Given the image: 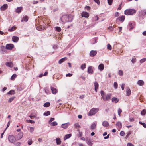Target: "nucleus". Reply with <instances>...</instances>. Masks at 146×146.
Listing matches in <instances>:
<instances>
[{"label": "nucleus", "instance_id": "nucleus-45", "mask_svg": "<svg viewBox=\"0 0 146 146\" xmlns=\"http://www.w3.org/2000/svg\"><path fill=\"white\" fill-rule=\"evenodd\" d=\"M74 126L76 128H79L80 127V126L78 123H76L75 124Z\"/></svg>", "mask_w": 146, "mask_h": 146}, {"label": "nucleus", "instance_id": "nucleus-29", "mask_svg": "<svg viewBox=\"0 0 146 146\" xmlns=\"http://www.w3.org/2000/svg\"><path fill=\"white\" fill-rule=\"evenodd\" d=\"M87 144L89 146H91L92 145V143L91 142L90 139L87 140L86 141Z\"/></svg>", "mask_w": 146, "mask_h": 146}, {"label": "nucleus", "instance_id": "nucleus-2", "mask_svg": "<svg viewBox=\"0 0 146 146\" xmlns=\"http://www.w3.org/2000/svg\"><path fill=\"white\" fill-rule=\"evenodd\" d=\"M98 108H93L88 113V115L89 116H92L95 115L99 111Z\"/></svg>", "mask_w": 146, "mask_h": 146}, {"label": "nucleus", "instance_id": "nucleus-44", "mask_svg": "<svg viewBox=\"0 0 146 146\" xmlns=\"http://www.w3.org/2000/svg\"><path fill=\"white\" fill-rule=\"evenodd\" d=\"M122 112V110L120 109L119 108L118 110V113L119 115L120 116V114L121 113V112Z\"/></svg>", "mask_w": 146, "mask_h": 146}, {"label": "nucleus", "instance_id": "nucleus-19", "mask_svg": "<svg viewBox=\"0 0 146 146\" xmlns=\"http://www.w3.org/2000/svg\"><path fill=\"white\" fill-rule=\"evenodd\" d=\"M94 86L95 87V90L96 91L99 86L98 84L96 82H95L94 83Z\"/></svg>", "mask_w": 146, "mask_h": 146}, {"label": "nucleus", "instance_id": "nucleus-61", "mask_svg": "<svg viewBox=\"0 0 146 146\" xmlns=\"http://www.w3.org/2000/svg\"><path fill=\"white\" fill-rule=\"evenodd\" d=\"M54 118H50V120L49 121V123H50L52 122V121H54Z\"/></svg>", "mask_w": 146, "mask_h": 146}, {"label": "nucleus", "instance_id": "nucleus-28", "mask_svg": "<svg viewBox=\"0 0 146 146\" xmlns=\"http://www.w3.org/2000/svg\"><path fill=\"white\" fill-rule=\"evenodd\" d=\"M116 125L117 126L119 129H121L122 127V124L121 122H117L116 124Z\"/></svg>", "mask_w": 146, "mask_h": 146}, {"label": "nucleus", "instance_id": "nucleus-27", "mask_svg": "<svg viewBox=\"0 0 146 146\" xmlns=\"http://www.w3.org/2000/svg\"><path fill=\"white\" fill-rule=\"evenodd\" d=\"M68 22H71L72 21L73 17V16L71 15H68Z\"/></svg>", "mask_w": 146, "mask_h": 146}, {"label": "nucleus", "instance_id": "nucleus-38", "mask_svg": "<svg viewBox=\"0 0 146 146\" xmlns=\"http://www.w3.org/2000/svg\"><path fill=\"white\" fill-rule=\"evenodd\" d=\"M119 74L121 76H122L123 75V72L122 70H120L118 71Z\"/></svg>", "mask_w": 146, "mask_h": 146}, {"label": "nucleus", "instance_id": "nucleus-39", "mask_svg": "<svg viewBox=\"0 0 146 146\" xmlns=\"http://www.w3.org/2000/svg\"><path fill=\"white\" fill-rule=\"evenodd\" d=\"M50 123L51 125H52L53 126L57 125H58V123L56 121H54L53 122L51 123Z\"/></svg>", "mask_w": 146, "mask_h": 146}, {"label": "nucleus", "instance_id": "nucleus-13", "mask_svg": "<svg viewBox=\"0 0 146 146\" xmlns=\"http://www.w3.org/2000/svg\"><path fill=\"white\" fill-rule=\"evenodd\" d=\"M137 84L140 86H142L144 84V82L142 80H139L138 81Z\"/></svg>", "mask_w": 146, "mask_h": 146}, {"label": "nucleus", "instance_id": "nucleus-22", "mask_svg": "<svg viewBox=\"0 0 146 146\" xmlns=\"http://www.w3.org/2000/svg\"><path fill=\"white\" fill-rule=\"evenodd\" d=\"M5 64L7 66L10 67H12L13 66V64L11 62H6Z\"/></svg>", "mask_w": 146, "mask_h": 146}, {"label": "nucleus", "instance_id": "nucleus-20", "mask_svg": "<svg viewBox=\"0 0 146 146\" xmlns=\"http://www.w3.org/2000/svg\"><path fill=\"white\" fill-rule=\"evenodd\" d=\"M22 7H18L15 10V11L18 13H19L21 12L22 10Z\"/></svg>", "mask_w": 146, "mask_h": 146}, {"label": "nucleus", "instance_id": "nucleus-41", "mask_svg": "<svg viewBox=\"0 0 146 146\" xmlns=\"http://www.w3.org/2000/svg\"><path fill=\"white\" fill-rule=\"evenodd\" d=\"M56 30L58 32H60L61 31V29L60 27H55Z\"/></svg>", "mask_w": 146, "mask_h": 146}, {"label": "nucleus", "instance_id": "nucleus-52", "mask_svg": "<svg viewBox=\"0 0 146 146\" xmlns=\"http://www.w3.org/2000/svg\"><path fill=\"white\" fill-rule=\"evenodd\" d=\"M27 122H29L31 123H35L34 121L33 120H27Z\"/></svg>", "mask_w": 146, "mask_h": 146}, {"label": "nucleus", "instance_id": "nucleus-48", "mask_svg": "<svg viewBox=\"0 0 146 146\" xmlns=\"http://www.w3.org/2000/svg\"><path fill=\"white\" fill-rule=\"evenodd\" d=\"M29 128L30 131L31 133H32L34 131V128L33 127H29Z\"/></svg>", "mask_w": 146, "mask_h": 146}, {"label": "nucleus", "instance_id": "nucleus-4", "mask_svg": "<svg viewBox=\"0 0 146 146\" xmlns=\"http://www.w3.org/2000/svg\"><path fill=\"white\" fill-rule=\"evenodd\" d=\"M8 139L9 142L14 143L16 140L15 137L13 135H9L8 137Z\"/></svg>", "mask_w": 146, "mask_h": 146}, {"label": "nucleus", "instance_id": "nucleus-11", "mask_svg": "<svg viewBox=\"0 0 146 146\" xmlns=\"http://www.w3.org/2000/svg\"><path fill=\"white\" fill-rule=\"evenodd\" d=\"M89 16V13L86 12H83V17H84L86 18H88Z\"/></svg>", "mask_w": 146, "mask_h": 146}, {"label": "nucleus", "instance_id": "nucleus-57", "mask_svg": "<svg viewBox=\"0 0 146 146\" xmlns=\"http://www.w3.org/2000/svg\"><path fill=\"white\" fill-rule=\"evenodd\" d=\"M136 59L135 58H133L131 60V62L133 64L135 63L136 62Z\"/></svg>", "mask_w": 146, "mask_h": 146}, {"label": "nucleus", "instance_id": "nucleus-33", "mask_svg": "<svg viewBox=\"0 0 146 146\" xmlns=\"http://www.w3.org/2000/svg\"><path fill=\"white\" fill-rule=\"evenodd\" d=\"M15 97H12L10 98H9L8 100V102L9 103H11V102L15 99Z\"/></svg>", "mask_w": 146, "mask_h": 146}, {"label": "nucleus", "instance_id": "nucleus-62", "mask_svg": "<svg viewBox=\"0 0 146 146\" xmlns=\"http://www.w3.org/2000/svg\"><path fill=\"white\" fill-rule=\"evenodd\" d=\"M131 134V133L129 131V132H128L127 135L126 136V138H127Z\"/></svg>", "mask_w": 146, "mask_h": 146}, {"label": "nucleus", "instance_id": "nucleus-40", "mask_svg": "<svg viewBox=\"0 0 146 146\" xmlns=\"http://www.w3.org/2000/svg\"><path fill=\"white\" fill-rule=\"evenodd\" d=\"M139 123L140 124L142 125H143V126L145 128H146V124L145 123H142L141 121H139Z\"/></svg>", "mask_w": 146, "mask_h": 146}, {"label": "nucleus", "instance_id": "nucleus-1", "mask_svg": "<svg viewBox=\"0 0 146 146\" xmlns=\"http://www.w3.org/2000/svg\"><path fill=\"white\" fill-rule=\"evenodd\" d=\"M102 98L104 101H109L111 97V94H106L104 92H101Z\"/></svg>", "mask_w": 146, "mask_h": 146}, {"label": "nucleus", "instance_id": "nucleus-49", "mask_svg": "<svg viewBox=\"0 0 146 146\" xmlns=\"http://www.w3.org/2000/svg\"><path fill=\"white\" fill-rule=\"evenodd\" d=\"M16 27L14 26L9 29V30L10 31H14Z\"/></svg>", "mask_w": 146, "mask_h": 146}, {"label": "nucleus", "instance_id": "nucleus-8", "mask_svg": "<svg viewBox=\"0 0 146 146\" xmlns=\"http://www.w3.org/2000/svg\"><path fill=\"white\" fill-rule=\"evenodd\" d=\"M14 45L11 44H7L6 46V48L9 50L12 49L14 47Z\"/></svg>", "mask_w": 146, "mask_h": 146}, {"label": "nucleus", "instance_id": "nucleus-15", "mask_svg": "<svg viewBox=\"0 0 146 146\" xmlns=\"http://www.w3.org/2000/svg\"><path fill=\"white\" fill-rule=\"evenodd\" d=\"M125 19V16H122L121 17H118L117 19L119 20L120 21H121L122 22H123L124 21Z\"/></svg>", "mask_w": 146, "mask_h": 146}, {"label": "nucleus", "instance_id": "nucleus-3", "mask_svg": "<svg viewBox=\"0 0 146 146\" xmlns=\"http://www.w3.org/2000/svg\"><path fill=\"white\" fill-rule=\"evenodd\" d=\"M136 11L133 9H127L125 11V14L126 15H132L136 13Z\"/></svg>", "mask_w": 146, "mask_h": 146}, {"label": "nucleus", "instance_id": "nucleus-55", "mask_svg": "<svg viewBox=\"0 0 146 146\" xmlns=\"http://www.w3.org/2000/svg\"><path fill=\"white\" fill-rule=\"evenodd\" d=\"M124 86H125L124 83H122V84L121 85V87L122 88V90H124Z\"/></svg>", "mask_w": 146, "mask_h": 146}, {"label": "nucleus", "instance_id": "nucleus-58", "mask_svg": "<svg viewBox=\"0 0 146 146\" xmlns=\"http://www.w3.org/2000/svg\"><path fill=\"white\" fill-rule=\"evenodd\" d=\"M125 134V133L124 131H121L120 133V135L121 136H123Z\"/></svg>", "mask_w": 146, "mask_h": 146}, {"label": "nucleus", "instance_id": "nucleus-37", "mask_svg": "<svg viewBox=\"0 0 146 146\" xmlns=\"http://www.w3.org/2000/svg\"><path fill=\"white\" fill-rule=\"evenodd\" d=\"M32 141L31 139H29L28 141V144L29 145H31L32 143Z\"/></svg>", "mask_w": 146, "mask_h": 146}, {"label": "nucleus", "instance_id": "nucleus-42", "mask_svg": "<svg viewBox=\"0 0 146 146\" xmlns=\"http://www.w3.org/2000/svg\"><path fill=\"white\" fill-rule=\"evenodd\" d=\"M114 27H114V26H110L109 27L108 29L110 31H112L113 30Z\"/></svg>", "mask_w": 146, "mask_h": 146}, {"label": "nucleus", "instance_id": "nucleus-53", "mask_svg": "<svg viewBox=\"0 0 146 146\" xmlns=\"http://www.w3.org/2000/svg\"><path fill=\"white\" fill-rule=\"evenodd\" d=\"M113 0H108V4L110 5H111L112 3Z\"/></svg>", "mask_w": 146, "mask_h": 146}, {"label": "nucleus", "instance_id": "nucleus-25", "mask_svg": "<svg viewBox=\"0 0 146 146\" xmlns=\"http://www.w3.org/2000/svg\"><path fill=\"white\" fill-rule=\"evenodd\" d=\"M71 136V134H69L66 135L64 137V140H66V139L70 138Z\"/></svg>", "mask_w": 146, "mask_h": 146}, {"label": "nucleus", "instance_id": "nucleus-12", "mask_svg": "<svg viewBox=\"0 0 146 146\" xmlns=\"http://www.w3.org/2000/svg\"><path fill=\"white\" fill-rule=\"evenodd\" d=\"M69 124L70 123L68 122L66 123L63 124L61 125V127L64 129H66L67 128Z\"/></svg>", "mask_w": 146, "mask_h": 146}, {"label": "nucleus", "instance_id": "nucleus-46", "mask_svg": "<svg viewBox=\"0 0 146 146\" xmlns=\"http://www.w3.org/2000/svg\"><path fill=\"white\" fill-rule=\"evenodd\" d=\"M107 48L108 49L111 50V46L109 44H108L107 46Z\"/></svg>", "mask_w": 146, "mask_h": 146}, {"label": "nucleus", "instance_id": "nucleus-5", "mask_svg": "<svg viewBox=\"0 0 146 146\" xmlns=\"http://www.w3.org/2000/svg\"><path fill=\"white\" fill-rule=\"evenodd\" d=\"M61 21L64 23L68 22V16L67 15H65L62 16L60 18Z\"/></svg>", "mask_w": 146, "mask_h": 146}, {"label": "nucleus", "instance_id": "nucleus-54", "mask_svg": "<svg viewBox=\"0 0 146 146\" xmlns=\"http://www.w3.org/2000/svg\"><path fill=\"white\" fill-rule=\"evenodd\" d=\"M118 86L117 83L116 82H114V87L115 89L117 88Z\"/></svg>", "mask_w": 146, "mask_h": 146}, {"label": "nucleus", "instance_id": "nucleus-60", "mask_svg": "<svg viewBox=\"0 0 146 146\" xmlns=\"http://www.w3.org/2000/svg\"><path fill=\"white\" fill-rule=\"evenodd\" d=\"M85 9L86 10H90V7L89 6H86L85 7Z\"/></svg>", "mask_w": 146, "mask_h": 146}, {"label": "nucleus", "instance_id": "nucleus-24", "mask_svg": "<svg viewBox=\"0 0 146 146\" xmlns=\"http://www.w3.org/2000/svg\"><path fill=\"white\" fill-rule=\"evenodd\" d=\"M102 125L106 127L108 126L109 123L106 121H104L102 123Z\"/></svg>", "mask_w": 146, "mask_h": 146}, {"label": "nucleus", "instance_id": "nucleus-56", "mask_svg": "<svg viewBox=\"0 0 146 146\" xmlns=\"http://www.w3.org/2000/svg\"><path fill=\"white\" fill-rule=\"evenodd\" d=\"M51 89L52 91H57V90L56 88H55L53 87H51Z\"/></svg>", "mask_w": 146, "mask_h": 146}, {"label": "nucleus", "instance_id": "nucleus-16", "mask_svg": "<svg viewBox=\"0 0 146 146\" xmlns=\"http://www.w3.org/2000/svg\"><path fill=\"white\" fill-rule=\"evenodd\" d=\"M23 134L22 132H20L18 134V135L17 136V138L18 139H21L23 137Z\"/></svg>", "mask_w": 146, "mask_h": 146}, {"label": "nucleus", "instance_id": "nucleus-6", "mask_svg": "<svg viewBox=\"0 0 146 146\" xmlns=\"http://www.w3.org/2000/svg\"><path fill=\"white\" fill-rule=\"evenodd\" d=\"M87 72L88 74H92L93 73V71L92 66H90L88 67Z\"/></svg>", "mask_w": 146, "mask_h": 146}, {"label": "nucleus", "instance_id": "nucleus-36", "mask_svg": "<svg viewBox=\"0 0 146 146\" xmlns=\"http://www.w3.org/2000/svg\"><path fill=\"white\" fill-rule=\"evenodd\" d=\"M17 75L15 74H14L11 77V79L12 80H13L16 77Z\"/></svg>", "mask_w": 146, "mask_h": 146}, {"label": "nucleus", "instance_id": "nucleus-9", "mask_svg": "<svg viewBox=\"0 0 146 146\" xmlns=\"http://www.w3.org/2000/svg\"><path fill=\"white\" fill-rule=\"evenodd\" d=\"M7 4H5L1 6L0 8V9L1 10L4 11L7 9Z\"/></svg>", "mask_w": 146, "mask_h": 146}, {"label": "nucleus", "instance_id": "nucleus-30", "mask_svg": "<svg viewBox=\"0 0 146 146\" xmlns=\"http://www.w3.org/2000/svg\"><path fill=\"white\" fill-rule=\"evenodd\" d=\"M56 143L57 145H59L61 143V141L60 139L59 138H57L56 139Z\"/></svg>", "mask_w": 146, "mask_h": 146}, {"label": "nucleus", "instance_id": "nucleus-21", "mask_svg": "<svg viewBox=\"0 0 146 146\" xmlns=\"http://www.w3.org/2000/svg\"><path fill=\"white\" fill-rule=\"evenodd\" d=\"M36 115L37 114L36 112L35 111L34 114L33 115V113H32L30 115L29 117L31 118L32 119L33 117H35Z\"/></svg>", "mask_w": 146, "mask_h": 146}, {"label": "nucleus", "instance_id": "nucleus-10", "mask_svg": "<svg viewBox=\"0 0 146 146\" xmlns=\"http://www.w3.org/2000/svg\"><path fill=\"white\" fill-rule=\"evenodd\" d=\"M104 66L103 64H101L98 66V69L100 71H102L104 68Z\"/></svg>", "mask_w": 146, "mask_h": 146}, {"label": "nucleus", "instance_id": "nucleus-26", "mask_svg": "<svg viewBox=\"0 0 146 146\" xmlns=\"http://www.w3.org/2000/svg\"><path fill=\"white\" fill-rule=\"evenodd\" d=\"M28 19V17L27 16H25L22 19V20H21V22H23L24 21H25V22H27V21Z\"/></svg>", "mask_w": 146, "mask_h": 146}, {"label": "nucleus", "instance_id": "nucleus-64", "mask_svg": "<svg viewBox=\"0 0 146 146\" xmlns=\"http://www.w3.org/2000/svg\"><path fill=\"white\" fill-rule=\"evenodd\" d=\"M127 146H134L131 143H128L127 144Z\"/></svg>", "mask_w": 146, "mask_h": 146}, {"label": "nucleus", "instance_id": "nucleus-63", "mask_svg": "<svg viewBox=\"0 0 146 146\" xmlns=\"http://www.w3.org/2000/svg\"><path fill=\"white\" fill-rule=\"evenodd\" d=\"M72 74H70V73H68V74H66V77H70L71 76H72Z\"/></svg>", "mask_w": 146, "mask_h": 146}, {"label": "nucleus", "instance_id": "nucleus-14", "mask_svg": "<svg viewBox=\"0 0 146 146\" xmlns=\"http://www.w3.org/2000/svg\"><path fill=\"white\" fill-rule=\"evenodd\" d=\"M98 40V38H93L91 41V42L92 44H94L97 43Z\"/></svg>", "mask_w": 146, "mask_h": 146}, {"label": "nucleus", "instance_id": "nucleus-50", "mask_svg": "<svg viewBox=\"0 0 146 146\" xmlns=\"http://www.w3.org/2000/svg\"><path fill=\"white\" fill-rule=\"evenodd\" d=\"M129 27H131L130 29V30H131L132 29H133V27H134L133 26V25L132 23H130L129 25Z\"/></svg>", "mask_w": 146, "mask_h": 146}, {"label": "nucleus", "instance_id": "nucleus-47", "mask_svg": "<svg viewBox=\"0 0 146 146\" xmlns=\"http://www.w3.org/2000/svg\"><path fill=\"white\" fill-rule=\"evenodd\" d=\"M36 29L37 30L39 31L42 30L43 29L42 28V27L41 26H38L36 28Z\"/></svg>", "mask_w": 146, "mask_h": 146}, {"label": "nucleus", "instance_id": "nucleus-32", "mask_svg": "<svg viewBox=\"0 0 146 146\" xmlns=\"http://www.w3.org/2000/svg\"><path fill=\"white\" fill-rule=\"evenodd\" d=\"M50 105V103L49 102H47L44 104L43 106L44 107H48Z\"/></svg>", "mask_w": 146, "mask_h": 146}, {"label": "nucleus", "instance_id": "nucleus-34", "mask_svg": "<svg viewBox=\"0 0 146 146\" xmlns=\"http://www.w3.org/2000/svg\"><path fill=\"white\" fill-rule=\"evenodd\" d=\"M96 126V124H95L94 123H93L91 125V126L90 127L91 129L92 130H93V129H94L95 128Z\"/></svg>", "mask_w": 146, "mask_h": 146}, {"label": "nucleus", "instance_id": "nucleus-59", "mask_svg": "<svg viewBox=\"0 0 146 146\" xmlns=\"http://www.w3.org/2000/svg\"><path fill=\"white\" fill-rule=\"evenodd\" d=\"M94 1L98 5H99L100 4L99 0H94Z\"/></svg>", "mask_w": 146, "mask_h": 146}, {"label": "nucleus", "instance_id": "nucleus-35", "mask_svg": "<svg viewBox=\"0 0 146 146\" xmlns=\"http://www.w3.org/2000/svg\"><path fill=\"white\" fill-rule=\"evenodd\" d=\"M50 112L49 111H47L45 112L44 113V115L46 116H48L50 115Z\"/></svg>", "mask_w": 146, "mask_h": 146}, {"label": "nucleus", "instance_id": "nucleus-17", "mask_svg": "<svg viewBox=\"0 0 146 146\" xmlns=\"http://www.w3.org/2000/svg\"><path fill=\"white\" fill-rule=\"evenodd\" d=\"M111 100L113 102L117 103L118 102L119 100L116 97H113L111 99Z\"/></svg>", "mask_w": 146, "mask_h": 146}, {"label": "nucleus", "instance_id": "nucleus-31", "mask_svg": "<svg viewBox=\"0 0 146 146\" xmlns=\"http://www.w3.org/2000/svg\"><path fill=\"white\" fill-rule=\"evenodd\" d=\"M146 114V110L144 109L141 112V114L142 115H144Z\"/></svg>", "mask_w": 146, "mask_h": 146}, {"label": "nucleus", "instance_id": "nucleus-23", "mask_svg": "<svg viewBox=\"0 0 146 146\" xmlns=\"http://www.w3.org/2000/svg\"><path fill=\"white\" fill-rule=\"evenodd\" d=\"M67 60V58L65 57L60 59L58 62V63L60 64H61L63 62Z\"/></svg>", "mask_w": 146, "mask_h": 146}, {"label": "nucleus", "instance_id": "nucleus-18", "mask_svg": "<svg viewBox=\"0 0 146 146\" xmlns=\"http://www.w3.org/2000/svg\"><path fill=\"white\" fill-rule=\"evenodd\" d=\"M19 38L16 36H13L12 38V40L14 42H17L19 40Z\"/></svg>", "mask_w": 146, "mask_h": 146}, {"label": "nucleus", "instance_id": "nucleus-43", "mask_svg": "<svg viewBox=\"0 0 146 146\" xmlns=\"http://www.w3.org/2000/svg\"><path fill=\"white\" fill-rule=\"evenodd\" d=\"M146 61V58L141 59L140 61L141 63H142Z\"/></svg>", "mask_w": 146, "mask_h": 146}, {"label": "nucleus", "instance_id": "nucleus-51", "mask_svg": "<svg viewBox=\"0 0 146 146\" xmlns=\"http://www.w3.org/2000/svg\"><path fill=\"white\" fill-rule=\"evenodd\" d=\"M14 144L16 146H20L21 145V143L20 142H17L16 143H14Z\"/></svg>", "mask_w": 146, "mask_h": 146}, {"label": "nucleus", "instance_id": "nucleus-7", "mask_svg": "<svg viewBox=\"0 0 146 146\" xmlns=\"http://www.w3.org/2000/svg\"><path fill=\"white\" fill-rule=\"evenodd\" d=\"M97 53V52L96 50H91L90 53V56L93 57L95 56Z\"/></svg>", "mask_w": 146, "mask_h": 146}]
</instances>
